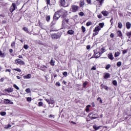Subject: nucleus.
Masks as SVG:
<instances>
[{"label":"nucleus","instance_id":"nucleus-55","mask_svg":"<svg viewBox=\"0 0 131 131\" xmlns=\"http://www.w3.org/2000/svg\"><path fill=\"white\" fill-rule=\"evenodd\" d=\"M63 20H64L65 22H66V23H68V22H69V19L65 18V19H63Z\"/></svg>","mask_w":131,"mask_h":131},{"label":"nucleus","instance_id":"nucleus-22","mask_svg":"<svg viewBox=\"0 0 131 131\" xmlns=\"http://www.w3.org/2000/svg\"><path fill=\"white\" fill-rule=\"evenodd\" d=\"M91 107V105L89 104L86 106L85 111L86 112H89L90 111V107Z\"/></svg>","mask_w":131,"mask_h":131},{"label":"nucleus","instance_id":"nucleus-24","mask_svg":"<svg viewBox=\"0 0 131 131\" xmlns=\"http://www.w3.org/2000/svg\"><path fill=\"white\" fill-rule=\"evenodd\" d=\"M109 76H110V74H109V73H106L104 76V78H105V79H107Z\"/></svg>","mask_w":131,"mask_h":131},{"label":"nucleus","instance_id":"nucleus-3","mask_svg":"<svg viewBox=\"0 0 131 131\" xmlns=\"http://www.w3.org/2000/svg\"><path fill=\"white\" fill-rule=\"evenodd\" d=\"M58 12L59 13V15H60V16H62V17H66V16L68 15V12L67 11L63 9H60Z\"/></svg>","mask_w":131,"mask_h":131},{"label":"nucleus","instance_id":"nucleus-52","mask_svg":"<svg viewBox=\"0 0 131 131\" xmlns=\"http://www.w3.org/2000/svg\"><path fill=\"white\" fill-rule=\"evenodd\" d=\"M63 75L64 76H67V75H68L67 72H63Z\"/></svg>","mask_w":131,"mask_h":131},{"label":"nucleus","instance_id":"nucleus-37","mask_svg":"<svg viewBox=\"0 0 131 131\" xmlns=\"http://www.w3.org/2000/svg\"><path fill=\"white\" fill-rule=\"evenodd\" d=\"M13 88H14V89H16V90H19V87L18 86H17V85H16V84H13Z\"/></svg>","mask_w":131,"mask_h":131},{"label":"nucleus","instance_id":"nucleus-50","mask_svg":"<svg viewBox=\"0 0 131 131\" xmlns=\"http://www.w3.org/2000/svg\"><path fill=\"white\" fill-rule=\"evenodd\" d=\"M98 18H99V19H102V14H99L97 15Z\"/></svg>","mask_w":131,"mask_h":131},{"label":"nucleus","instance_id":"nucleus-43","mask_svg":"<svg viewBox=\"0 0 131 131\" xmlns=\"http://www.w3.org/2000/svg\"><path fill=\"white\" fill-rule=\"evenodd\" d=\"M43 104V103H42V102H41V101H40L38 103L39 107H41V106H42Z\"/></svg>","mask_w":131,"mask_h":131},{"label":"nucleus","instance_id":"nucleus-38","mask_svg":"<svg viewBox=\"0 0 131 131\" xmlns=\"http://www.w3.org/2000/svg\"><path fill=\"white\" fill-rule=\"evenodd\" d=\"M24 48L25 50H28V48H29V46L27 45H25L24 46Z\"/></svg>","mask_w":131,"mask_h":131},{"label":"nucleus","instance_id":"nucleus-30","mask_svg":"<svg viewBox=\"0 0 131 131\" xmlns=\"http://www.w3.org/2000/svg\"><path fill=\"white\" fill-rule=\"evenodd\" d=\"M12 127V125L11 124H8L5 126V128H6V129H8V128H10V127Z\"/></svg>","mask_w":131,"mask_h":131},{"label":"nucleus","instance_id":"nucleus-5","mask_svg":"<svg viewBox=\"0 0 131 131\" xmlns=\"http://www.w3.org/2000/svg\"><path fill=\"white\" fill-rule=\"evenodd\" d=\"M78 9H79V7L76 5H73L72 6V11L74 13H75V12H77Z\"/></svg>","mask_w":131,"mask_h":131},{"label":"nucleus","instance_id":"nucleus-63","mask_svg":"<svg viewBox=\"0 0 131 131\" xmlns=\"http://www.w3.org/2000/svg\"><path fill=\"white\" fill-rule=\"evenodd\" d=\"M92 70H96V67H93V68L91 69Z\"/></svg>","mask_w":131,"mask_h":131},{"label":"nucleus","instance_id":"nucleus-39","mask_svg":"<svg viewBox=\"0 0 131 131\" xmlns=\"http://www.w3.org/2000/svg\"><path fill=\"white\" fill-rule=\"evenodd\" d=\"M113 84H114V85H117V81L116 80H114L113 81Z\"/></svg>","mask_w":131,"mask_h":131},{"label":"nucleus","instance_id":"nucleus-18","mask_svg":"<svg viewBox=\"0 0 131 131\" xmlns=\"http://www.w3.org/2000/svg\"><path fill=\"white\" fill-rule=\"evenodd\" d=\"M117 34L119 37H122V33H121V31H118Z\"/></svg>","mask_w":131,"mask_h":131},{"label":"nucleus","instance_id":"nucleus-2","mask_svg":"<svg viewBox=\"0 0 131 131\" xmlns=\"http://www.w3.org/2000/svg\"><path fill=\"white\" fill-rule=\"evenodd\" d=\"M68 2H69V0H60L61 6H62V7H64V8L69 6Z\"/></svg>","mask_w":131,"mask_h":131},{"label":"nucleus","instance_id":"nucleus-4","mask_svg":"<svg viewBox=\"0 0 131 131\" xmlns=\"http://www.w3.org/2000/svg\"><path fill=\"white\" fill-rule=\"evenodd\" d=\"M60 17H61V15L59 13V11H57L55 13V14L53 16V19H54V20H58V19L60 18Z\"/></svg>","mask_w":131,"mask_h":131},{"label":"nucleus","instance_id":"nucleus-20","mask_svg":"<svg viewBox=\"0 0 131 131\" xmlns=\"http://www.w3.org/2000/svg\"><path fill=\"white\" fill-rule=\"evenodd\" d=\"M98 3H99V6H102L103 3H104V0H96Z\"/></svg>","mask_w":131,"mask_h":131},{"label":"nucleus","instance_id":"nucleus-51","mask_svg":"<svg viewBox=\"0 0 131 131\" xmlns=\"http://www.w3.org/2000/svg\"><path fill=\"white\" fill-rule=\"evenodd\" d=\"M99 100L100 103H102V99H101V97H98L97 98V101H99Z\"/></svg>","mask_w":131,"mask_h":131},{"label":"nucleus","instance_id":"nucleus-49","mask_svg":"<svg viewBox=\"0 0 131 131\" xmlns=\"http://www.w3.org/2000/svg\"><path fill=\"white\" fill-rule=\"evenodd\" d=\"M16 45V43H15L14 41H13L12 43H11V47H15V45Z\"/></svg>","mask_w":131,"mask_h":131},{"label":"nucleus","instance_id":"nucleus-13","mask_svg":"<svg viewBox=\"0 0 131 131\" xmlns=\"http://www.w3.org/2000/svg\"><path fill=\"white\" fill-rule=\"evenodd\" d=\"M5 92H7L8 93H13V88H10L5 90Z\"/></svg>","mask_w":131,"mask_h":131},{"label":"nucleus","instance_id":"nucleus-54","mask_svg":"<svg viewBox=\"0 0 131 131\" xmlns=\"http://www.w3.org/2000/svg\"><path fill=\"white\" fill-rule=\"evenodd\" d=\"M5 72H10L11 73V69H6Z\"/></svg>","mask_w":131,"mask_h":131},{"label":"nucleus","instance_id":"nucleus-31","mask_svg":"<svg viewBox=\"0 0 131 131\" xmlns=\"http://www.w3.org/2000/svg\"><path fill=\"white\" fill-rule=\"evenodd\" d=\"M45 100L46 101V102H47V103H48V104H53V102L50 101V100L48 99L45 98Z\"/></svg>","mask_w":131,"mask_h":131},{"label":"nucleus","instance_id":"nucleus-58","mask_svg":"<svg viewBox=\"0 0 131 131\" xmlns=\"http://www.w3.org/2000/svg\"><path fill=\"white\" fill-rule=\"evenodd\" d=\"M88 4H91L92 3V0H86Z\"/></svg>","mask_w":131,"mask_h":131},{"label":"nucleus","instance_id":"nucleus-53","mask_svg":"<svg viewBox=\"0 0 131 131\" xmlns=\"http://www.w3.org/2000/svg\"><path fill=\"white\" fill-rule=\"evenodd\" d=\"M26 93H30V89H26Z\"/></svg>","mask_w":131,"mask_h":131},{"label":"nucleus","instance_id":"nucleus-32","mask_svg":"<svg viewBox=\"0 0 131 131\" xmlns=\"http://www.w3.org/2000/svg\"><path fill=\"white\" fill-rule=\"evenodd\" d=\"M88 83H89V82L88 81H85L83 83V88H85L86 86V85H88Z\"/></svg>","mask_w":131,"mask_h":131},{"label":"nucleus","instance_id":"nucleus-10","mask_svg":"<svg viewBox=\"0 0 131 131\" xmlns=\"http://www.w3.org/2000/svg\"><path fill=\"white\" fill-rule=\"evenodd\" d=\"M91 115H92V114H89V117L92 119H96V118H98V115L97 114L92 115V116H91Z\"/></svg>","mask_w":131,"mask_h":131},{"label":"nucleus","instance_id":"nucleus-14","mask_svg":"<svg viewBox=\"0 0 131 131\" xmlns=\"http://www.w3.org/2000/svg\"><path fill=\"white\" fill-rule=\"evenodd\" d=\"M101 14H102V15H103V16H108L109 12L106 11H102L101 12Z\"/></svg>","mask_w":131,"mask_h":131},{"label":"nucleus","instance_id":"nucleus-56","mask_svg":"<svg viewBox=\"0 0 131 131\" xmlns=\"http://www.w3.org/2000/svg\"><path fill=\"white\" fill-rule=\"evenodd\" d=\"M56 85H58V86H60V85H61L59 82H57Z\"/></svg>","mask_w":131,"mask_h":131},{"label":"nucleus","instance_id":"nucleus-17","mask_svg":"<svg viewBox=\"0 0 131 131\" xmlns=\"http://www.w3.org/2000/svg\"><path fill=\"white\" fill-rule=\"evenodd\" d=\"M101 88H102V89H104V90H105V91H108L109 90L107 85L102 84Z\"/></svg>","mask_w":131,"mask_h":131},{"label":"nucleus","instance_id":"nucleus-25","mask_svg":"<svg viewBox=\"0 0 131 131\" xmlns=\"http://www.w3.org/2000/svg\"><path fill=\"white\" fill-rule=\"evenodd\" d=\"M118 27L120 29H121V28H122V24H121V23H118Z\"/></svg>","mask_w":131,"mask_h":131},{"label":"nucleus","instance_id":"nucleus-11","mask_svg":"<svg viewBox=\"0 0 131 131\" xmlns=\"http://www.w3.org/2000/svg\"><path fill=\"white\" fill-rule=\"evenodd\" d=\"M23 78L24 79H29L30 78H31V74H29L27 75H25L23 76Z\"/></svg>","mask_w":131,"mask_h":131},{"label":"nucleus","instance_id":"nucleus-57","mask_svg":"<svg viewBox=\"0 0 131 131\" xmlns=\"http://www.w3.org/2000/svg\"><path fill=\"white\" fill-rule=\"evenodd\" d=\"M110 36L112 37V38H113V37H114V34L111 33Z\"/></svg>","mask_w":131,"mask_h":131},{"label":"nucleus","instance_id":"nucleus-26","mask_svg":"<svg viewBox=\"0 0 131 131\" xmlns=\"http://www.w3.org/2000/svg\"><path fill=\"white\" fill-rule=\"evenodd\" d=\"M119 55H120V52H119L115 53V57L116 58V57H118V56H119Z\"/></svg>","mask_w":131,"mask_h":131},{"label":"nucleus","instance_id":"nucleus-36","mask_svg":"<svg viewBox=\"0 0 131 131\" xmlns=\"http://www.w3.org/2000/svg\"><path fill=\"white\" fill-rule=\"evenodd\" d=\"M121 64H122V63L121 62V61H118L117 63V66H118V67H120V66H121Z\"/></svg>","mask_w":131,"mask_h":131},{"label":"nucleus","instance_id":"nucleus-16","mask_svg":"<svg viewBox=\"0 0 131 131\" xmlns=\"http://www.w3.org/2000/svg\"><path fill=\"white\" fill-rule=\"evenodd\" d=\"M101 30V28L100 27L98 26L95 28V29L94 30V32H97V31H100Z\"/></svg>","mask_w":131,"mask_h":131},{"label":"nucleus","instance_id":"nucleus-62","mask_svg":"<svg viewBox=\"0 0 131 131\" xmlns=\"http://www.w3.org/2000/svg\"><path fill=\"white\" fill-rule=\"evenodd\" d=\"M9 52L11 53H13V49H9Z\"/></svg>","mask_w":131,"mask_h":131},{"label":"nucleus","instance_id":"nucleus-8","mask_svg":"<svg viewBox=\"0 0 131 131\" xmlns=\"http://www.w3.org/2000/svg\"><path fill=\"white\" fill-rule=\"evenodd\" d=\"M16 63H18V64H19V65H24L25 64V62H24L23 60H21L20 59H17L15 61Z\"/></svg>","mask_w":131,"mask_h":131},{"label":"nucleus","instance_id":"nucleus-15","mask_svg":"<svg viewBox=\"0 0 131 131\" xmlns=\"http://www.w3.org/2000/svg\"><path fill=\"white\" fill-rule=\"evenodd\" d=\"M108 57L110 59V60H112L114 59V57H113V55L112 53H110L108 54Z\"/></svg>","mask_w":131,"mask_h":131},{"label":"nucleus","instance_id":"nucleus-40","mask_svg":"<svg viewBox=\"0 0 131 131\" xmlns=\"http://www.w3.org/2000/svg\"><path fill=\"white\" fill-rule=\"evenodd\" d=\"M1 115H2V116H5V115H6V113L5 112H3L0 113Z\"/></svg>","mask_w":131,"mask_h":131},{"label":"nucleus","instance_id":"nucleus-12","mask_svg":"<svg viewBox=\"0 0 131 131\" xmlns=\"http://www.w3.org/2000/svg\"><path fill=\"white\" fill-rule=\"evenodd\" d=\"M126 27L127 29H130V27H131V24H130V23L127 21L126 23Z\"/></svg>","mask_w":131,"mask_h":131},{"label":"nucleus","instance_id":"nucleus-61","mask_svg":"<svg viewBox=\"0 0 131 131\" xmlns=\"http://www.w3.org/2000/svg\"><path fill=\"white\" fill-rule=\"evenodd\" d=\"M127 51H126V50H123V54H126V53H127Z\"/></svg>","mask_w":131,"mask_h":131},{"label":"nucleus","instance_id":"nucleus-29","mask_svg":"<svg viewBox=\"0 0 131 131\" xmlns=\"http://www.w3.org/2000/svg\"><path fill=\"white\" fill-rule=\"evenodd\" d=\"M93 128H94V129H95L96 130H98V129L100 128V127H98L96 125H94L93 126Z\"/></svg>","mask_w":131,"mask_h":131},{"label":"nucleus","instance_id":"nucleus-23","mask_svg":"<svg viewBox=\"0 0 131 131\" xmlns=\"http://www.w3.org/2000/svg\"><path fill=\"white\" fill-rule=\"evenodd\" d=\"M23 30H24V31H25V32H26L27 33H29V31H28V28L24 27L23 28Z\"/></svg>","mask_w":131,"mask_h":131},{"label":"nucleus","instance_id":"nucleus-21","mask_svg":"<svg viewBox=\"0 0 131 131\" xmlns=\"http://www.w3.org/2000/svg\"><path fill=\"white\" fill-rule=\"evenodd\" d=\"M5 56L6 55L5 54V53H3L2 51H0V57H1V58H4Z\"/></svg>","mask_w":131,"mask_h":131},{"label":"nucleus","instance_id":"nucleus-35","mask_svg":"<svg viewBox=\"0 0 131 131\" xmlns=\"http://www.w3.org/2000/svg\"><path fill=\"white\" fill-rule=\"evenodd\" d=\"M50 20H51V16H50V15H48L46 17V20L47 21V22H49Z\"/></svg>","mask_w":131,"mask_h":131},{"label":"nucleus","instance_id":"nucleus-59","mask_svg":"<svg viewBox=\"0 0 131 131\" xmlns=\"http://www.w3.org/2000/svg\"><path fill=\"white\" fill-rule=\"evenodd\" d=\"M90 49H91V46L88 45L86 46V49L87 50H90Z\"/></svg>","mask_w":131,"mask_h":131},{"label":"nucleus","instance_id":"nucleus-27","mask_svg":"<svg viewBox=\"0 0 131 131\" xmlns=\"http://www.w3.org/2000/svg\"><path fill=\"white\" fill-rule=\"evenodd\" d=\"M81 30H82V32L83 33H84V32H85V31H86L85 27H84L83 26H82L81 27Z\"/></svg>","mask_w":131,"mask_h":131},{"label":"nucleus","instance_id":"nucleus-47","mask_svg":"<svg viewBox=\"0 0 131 131\" xmlns=\"http://www.w3.org/2000/svg\"><path fill=\"white\" fill-rule=\"evenodd\" d=\"M27 101H28V102H31V98L30 97H28L27 98Z\"/></svg>","mask_w":131,"mask_h":131},{"label":"nucleus","instance_id":"nucleus-28","mask_svg":"<svg viewBox=\"0 0 131 131\" xmlns=\"http://www.w3.org/2000/svg\"><path fill=\"white\" fill-rule=\"evenodd\" d=\"M55 61L53 60V59H51L50 62V64L52 66H54V65H55Z\"/></svg>","mask_w":131,"mask_h":131},{"label":"nucleus","instance_id":"nucleus-42","mask_svg":"<svg viewBox=\"0 0 131 131\" xmlns=\"http://www.w3.org/2000/svg\"><path fill=\"white\" fill-rule=\"evenodd\" d=\"M86 26H90V25H92V22L91 21H88L86 24Z\"/></svg>","mask_w":131,"mask_h":131},{"label":"nucleus","instance_id":"nucleus-9","mask_svg":"<svg viewBox=\"0 0 131 131\" xmlns=\"http://www.w3.org/2000/svg\"><path fill=\"white\" fill-rule=\"evenodd\" d=\"M106 52V49H105V48H102L101 49L100 51L99 52V53L98 54V56L97 57H101V55L103 54V53H105Z\"/></svg>","mask_w":131,"mask_h":131},{"label":"nucleus","instance_id":"nucleus-6","mask_svg":"<svg viewBox=\"0 0 131 131\" xmlns=\"http://www.w3.org/2000/svg\"><path fill=\"white\" fill-rule=\"evenodd\" d=\"M15 10H16V4H15V3H13L10 7V11L11 13H13Z\"/></svg>","mask_w":131,"mask_h":131},{"label":"nucleus","instance_id":"nucleus-46","mask_svg":"<svg viewBox=\"0 0 131 131\" xmlns=\"http://www.w3.org/2000/svg\"><path fill=\"white\" fill-rule=\"evenodd\" d=\"M98 34H99V32H95V33H93V36H96V35H98Z\"/></svg>","mask_w":131,"mask_h":131},{"label":"nucleus","instance_id":"nucleus-64","mask_svg":"<svg viewBox=\"0 0 131 131\" xmlns=\"http://www.w3.org/2000/svg\"><path fill=\"white\" fill-rule=\"evenodd\" d=\"M65 20H62V25H65Z\"/></svg>","mask_w":131,"mask_h":131},{"label":"nucleus","instance_id":"nucleus-48","mask_svg":"<svg viewBox=\"0 0 131 131\" xmlns=\"http://www.w3.org/2000/svg\"><path fill=\"white\" fill-rule=\"evenodd\" d=\"M79 16H84V13L82 12L79 13Z\"/></svg>","mask_w":131,"mask_h":131},{"label":"nucleus","instance_id":"nucleus-41","mask_svg":"<svg viewBox=\"0 0 131 131\" xmlns=\"http://www.w3.org/2000/svg\"><path fill=\"white\" fill-rule=\"evenodd\" d=\"M110 67H111V65L110 64H107L106 67H105V69L106 70H108V69H109V68H110Z\"/></svg>","mask_w":131,"mask_h":131},{"label":"nucleus","instance_id":"nucleus-7","mask_svg":"<svg viewBox=\"0 0 131 131\" xmlns=\"http://www.w3.org/2000/svg\"><path fill=\"white\" fill-rule=\"evenodd\" d=\"M4 103L6 104H10V105H13L14 103L11 101V100H9L8 99H4Z\"/></svg>","mask_w":131,"mask_h":131},{"label":"nucleus","instance_id":"nucleus-1","mask_svg":"<svg viewBox=\"0 0 131 131\" xmlns=\"http://www.w3.org/2000/svg\"><path fill=\"white\" fill-rule=\"evenodd\" d=\"M62 34L61 33H53L51 35V38L52 39H59L60 38Z\"/></svg>","mask_w":131,"mask_h":131},{"label":"nucleus","instance_id":"nucleus-19","mask_svg":"<svg viewBox=\"0 0 131 131\" xmlns=\"http://www.w3.org/2000/svg\"><path fill=\"white\" fill-rule=\"evenodd\" d=\"M68 34H70V35H72V34H74V31L72 30H70L68 31Z\"/></svg>","mask_w":131,"mask_h":131},{"label":"nucleus","instance_id":"nucleus-44","mask_svg":"<svg viewBox=\"0 0 131 131\" xmlns=\"http://www.w3.org/2000/svg\"><path fill=\"white\" fill-rule=\"evenodd\" d=\"M99 54H100V52L96 53L94 56V58H99V57H98L99 56Z\"/></svg>","mask_w":131,"mask_h":131},{"label":"nucleus","instance_id":"nucleus-60","mask_svg":"<svg viewBox=\"0 0 131 131\" xmlns=\"http://www.w3.org/2000/svg\"><path fill=\"white\" fill-rule=\"evenodd\" d=\"M46 2H47V5H50V0H47Z\"/></svg>","mask_w":131,"mask_h":131},{"label":"nucleus","instance_id":"nucleus-33","mask_svg":"<svg viewBox=\"0 0 131 131\" xmlns=\"http://www.w3.org/2000/svg\"><path fill=\"white\" fill-rule=\"evenodd\" d=\"M104 25L105 24L104 23H101L99 24V25L101 27V28H103V27H104Z\"/></svg>","mask_w":131,"mask_h":131},{"label":"nucleus","instance_id":"nucleus-34","mask_svg":"<svg viewBox=\"0 0 131 131\" xmlns=\"http://www.w3.org/2000/svg\"><path fill=\"white\" fill-rule=\"evenodd\" d=\"M13 70H15V71H17V72H21V69L19 68L13 69Z\"/></svg>","mask_w":131,"mask_h":131},{"label":"nucleus","instance_id":"nucleus-45","mask_svg":"<svg viewBox=\"0 0 131 131\" xmlns=\"http://www.w3.org/2000/svg\"><path fill=\"white\" fill-rule=\"evenodd\" d=\"M80 7H81L82 8L83 7V6H84V2H81L80 3Z\"/></svg>","mask_w":131,"mask_h":131}]
</instances>
